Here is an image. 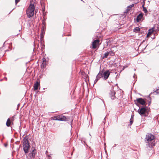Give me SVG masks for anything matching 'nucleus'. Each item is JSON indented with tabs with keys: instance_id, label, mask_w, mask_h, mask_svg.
Masks as SVG:
<instances>
[{
	"instance_id": "nucleus-1",
	"label": "nucleus",
	"mask_w": 159,
	"mask_h": 159,
	"mask_svg": "<svg viewBox=\"0 0 159 159\" xmlns=\"http://www.w3.org/2000/svg\"><path fill=\"white\" fill-rule=\"evenodd\" d=\"M155 136L151 133H147L145 138L146 146L150 148H152L155 145Z\"/></svg>"
},
{
	"instance_id": "nucleus-2",
	"label": "nucleus",
	"mask_w": 159,
	"mask_h": 159,
	"mask_svg": "<svg viewBox=\"0 0 159 159\" xmlns=\"http://www.w3.org/2000/svg\"><path fill=\"white\" fill-rule=\"evenodd\" d=\"M28 136H25L23 139V148L25 154L27 153L30 149V143Z\"/></svg>"
},
{
	"instance_id": "nucleus-3",
	"label": "nucleus",
	"mask_w": 159,
	"mask_h": 159,
	"mask_svg": "<svg viewBox=\"0 0 159 159\" xmlns=\"http://www.w3.org/2000/svg\"><path fill=\"white\" fill-rule=\"evenodd\" d=\"M35 8L34 5L32 3L30 4L26 12L28 18H31L33 16L34 13Z\"/></svg>"
},
{
	"instance_id": "nucleus-4",
	"label": "nucleus",
	"mask_w": 159,
	"mask_h": 159,
	"mask_svg": "<svg viewBox=\"0 0 159 159\" xmlns=\"http://www.w3.org/2000/svg\"><path fill=\"white\" fill-rule=\"evenodd\" d=\"M138 112L141 116H147L148 115V111L145 107H142L138 110Z\"/></svg>"
},
{
	"instance_id": "nucleus-5",
	"label": "nucleus",
	"mask_w": 159,
	"mask_h": 159,
	"mask_svg": "<svg viewBox=\"0 0 159 159\" xmlns=\"http://www.w3.org/2000/svg\"><path fill=\"white\" fill-rule=\"evenodd\" d=\"M53 120L60 121H66V118L65 116H58L55 117L53 119Z\"/></svg>"
},
{
	"instance_id": "nucleus-6",
	"label": "nucleus",
	"mask_w": 159,
	"mask_h": 159,
	"mask_svg": "<svg viewBox=\"0 0 159 159\" xmlns=\"http://www.w3.org/2000/svg\"><path fill=\"white\" fill-rule=\"evenodd\" d=\"M103 70L100 71L98 75H97L96 79L94 81V84L96 83L102 77Z\"/></svg>"
},
{
	"instance_id": "nucleus-7",
	"label": "nucleus",
	"mask_w": 159,
	"mask_h": 159,
	"mask_svg": "<svg viewBox=\"0 0 159 159\" xmlns=\"http://www.w3.org/2000/svg\"><path fill=\"white\" fill-rule=\"evenodd\" d=\"M110 74V72L109 70H108L107 71L103 72L102 73V78L104 80H106L108 78Z\"/></svg>"
},
{
	"instance_id": "nucleus-8",
	"label": "nucleus",
	"mask_w": 159,
	"mask_h": 159,
	"mask_svg": "<svg viewBox=\"0 0 159 159\" xmlns=\"http://www.w3.org/2000/svg\"><path fill=\"white\" fill-rule=\"evenodd\" d=\"M115 94L116 92L115 91L113 90L110 91V92L109 93V96L111 99L114 100L116 99V97L115 96Z\"/></svg>"
},
{
	"instance_id": "nucleus-9",
	"label": "nucleus",
	"mask_w": 159,
	"mask_h": 159,
	"mask_svg": "<svg viewBox=\"0 0 159 159\" xmlns=\"http://www.w3.org/2000/svg\"><path fill=\"white\" fill-rule=\"evenodd\" d=\"M99 42L100 41L99 39L95 40L92 43L93 48L94 49L96 48L98 45Z\"/></svg>"
},
{
	"instance_id": "nucleus-10",
	"label": "nucleus",
	"mask_w": 159,
	"mask_h": 159,
	"mask_svg": "<svg viewBox=\"0 0 159 159\" xmlns=\"http://www.w3.org/2000/svg\"><path fill=\"white\" fill-rule=\"evenodd\" d=\"M136 102L137 103H139L142 105H144L145 103V101L141 98L137 99Z\"/></svg>"
},
{
	"instance_id": "nucleus-11",
	"label": "nucleus",
	"mask_w": 159,
	"mask_h": 159,
	"mask_svg": "<svg viewBox=\"0 0 159 159\" xmlns=\"http://www.w3.org/2000/svg\"><path fill=\"white\" fill-rule=\"evenodd\" d=\"M143 16V14L142 13L139 14L137 17L136 21L137 22H139Z\"/></svg>"
},
{
	"instance_id": "nucleus-12",
	"label": "nucleus",
	"mask_w": 159,
	"mask_h": 159,
	"mask_svg": "<svg viewBox=\"0 0 159 159\" xmlns=\"http://www.w3.org/2000/svg\"><path fill=\"white\" fill-rule=\"evenodd\" d=\"M40 86V83L38 81H36L34 84V90H37L38 89V88Z\"/></svg>"
},
{
	"instance_id": "nucleus-13",
	"label": "nucleus",
	"mask_w": 159,
	"mask_h": 159,
	"mask_svg": "<svg viewBox=\"0 0 159 159\" xmlns=\"http://www.w3.org/2000/svg\"><path fill=\"white\" fill-rule=\"evenodd\" d=\"M134 6V4H132L131 5H130L128 6L127 7V9L125 11L124 13H127L129 11L132 7H133Z\"/></svg>"
},
{
	"instance_id": "nucleus-14",
	"label": "nucleus",
	"mask_w": 159,
	"mask_h": 159,
	"mask_svg": "<svg viewBox=\"0 0 159 159\" xmlns=\"http://www.w3.org/2000/svg\"><path fill=\"white\" fill-rule=\"evenodd\" d=\"M37 151L35 149H34L31 152V156L33 158L35 157V155Z\"/></svg>"
},
{
	"instance_id": "nucleus-15",
	"label": "nucleus",
	"mask_w": 159,
	"mask_h": 159,
	"mask_svg": "<svg viewBox=\"0 0 159 159\" xmlns=\"http://www.w3.org/2000/svg\"><path fill=\"white\" fill-rule=\"evenodd\" d=\"M153 29L154 28H153L152 29L149 30L147 34V37L150 36L152 34L154 31Z\"/></svg>"
},
{
	"instance_id": "nucleus-16",
	"label": "nucleus",
	"mask_w": 159,
	"mask_h": 159,
	"mask_svg": "<svg viewBox=\"0 0 159 159\" xmlns=\"http://www.w3.org/2000/svg\"><path fill=\"white\" fill-rule=\"evenodd\" d=\"M44 35L43 33V32H42L40 34V42L41 43H42L43 41V38Z\"/></svg>"
},
{
	"instance_id": "nucleus-17",
	"label": "nucleus",
	"mask_w": 159,
	"mask_h": 159,
	"mask_svg": "<svg viewBox=\"0 0 159 159\" xmlns=\"http://www.w3.org/2000/svg\"><path fill=\"white\" fill-rule=\"evenodd\" d=\"M11 122L10 119L8 118L6 122V125L7 127H9L11 125Z\"/></svg>"
},
{
	"instance_id": "nucleus-18",
	"label": "nucleus",
	"mask_w": 159,
	"mask_h": 159,
	"mask_svg": "<svg viewBox=\"0 0 159 159\" xmlns=\"http://www.w3.org/2000/svg\"><path fill=\"white\" fill-rule=\"evenodd\" d=\"M43 60V63L41 65V66L42 67L43 66V67H44V66L46 65V59H45L44 57L42 59Z\"/></svg>"
},
{
	"instance_id": "nucleus-19",
	"label": "nucleus",
	"mask_w": 159,
	"mask_h": 159,
	"mask_svg": "<svg viewBox=\"0 0 159 159\" xmlns=\"http://www.w3.org/2000/svg\"><path fill=\"white\" fill-rule=\"evenodd\" d=\"M144 2L143 4L142 5V7L143 8V11L145 13H146L148 12V11L146 8L144 7Z\"/></svg>"
},
{
	"instance_id": "nucleus-20",
	"label": "nucleus",
	"mask_w": 159,
	"mask_h": 159,
	"mask_svg": "<svg viewBox=\"0 0 159 159\" xmlns=\"http://www.w3.org/2000/svg\"><path fill=\"white\" fill-rule=\"evenodd\" d=\"M109 53L110 52H106V53H105V54H104V56H103V58H107V57L108 56L109 54Z\"/></svg>"
},
{
	"instance_id": "nucleus-21",
	"label": "nucleus",
	"mask_w": 159,
	"mask_h": 159,
	"mask_svg": "<svg viewBox=\"0 0 159 159\" xmlns=\"http://www.w3.org/2000/svg\"><path fill=\"white\" fill-rule=\"evenodd\" d=\"M140 30V29L139 27H136L134 28V32L137 33Z\"/></svg>"
},
{
	"instance_id": "nucleus-22",
	"label": "nucleus",
	"mask_w": 159,
	"mask_h": 159,
	"mask_svg": "<svg viewBox=\"0 0 159 159\" xmlns=\"http://www.w3.org/2000/svg\"><path fill=\"white\" fill-rule=\"evenodd\" d=\"M153 93L155 94H158L159 95V87L158 89H157Z\"/></svg>"
},
{
	"instance_id": "nucleus-23",
	"label": "nucleus",
	"mask_w": 159,
	"mask_h": 159,
	"mask_svg": "<svg viewBox=\"0 0 159 159\" xmlns=\"http://www.w3.org/2000/svg\"><path fill=\"white\" fill-rule=\"evenodd\" d=\"M134 121V120L130 119V125H131L132 124H133Z\"/></svg>"
},
{
	"instance_id": "nucleus-24",
	"label": "nucleus",
	"mask_w": 159,
	"mask_h": 159,
	"mask_svg": "<svg viewBox=\"0 0 159 159\" xmlns=\"http://www.w3.org/2000/svg\"><path fill=\"white\" fill-rule=\"evenodd\" d=\"M2 50H4L3 47H2L0 48V53L1 54L2 52L3 51Z\"/></svg>"
},
{
	"instance_id": "nucleus-25",
	"label": "nucleus",
	"mask_w": 159,
	"mask_h": 159,
	"mask_svg": "<svg viewBox=\"0 0 159 159\" xmlns=\"http://www.w3.org/2000/svg\"><path fill=\"white\" fill-rule=\"evenodd\" d=\"M20 0H15V2L16 5L17 3L20 1Z\"/></svg>"
},
{
	"instance_id": "nucleus-26",
	"label": "nucleus",
	"mask_w": 159,
	"mask_h": 159,
	"mask_svg": "<svg viewBox=\"0 0 159 159\" xmlns=\"http://www.w3.org/2000/svg\"><path fill=\"white\" fill-rule=\"evenodd\" d=\"M110 52L109 54H110L112 56H113L114 54V53L112 51L111 52Z\"/></svg>"
},
{
	"instance_id": "nucleus-27",
	"label": "nucleus",
	"mask_w": 159,
	"mask_h": 159,
	"mask_svg": "<svg viewBox=\"0 0 159 159\" xmlns=\"http://www.w3.org/2000/svg\"><path fill=\"white\" fill-rule=\"evenodd\" d=\"M134 115H132L130 119H132V120H134Z\"/></svg>"
},
{
	"instance_id": "nucleus-28",
	"label": "nucleus",
	"mask_w": 159,
	"mask_h": 159,
	"mask_svg": "<svg viewBox=\"0 0 159 159\" xmlns=\"http://www.w3.org/2000/svg\"><path fill=\"white\" fill-rule=\"evenodd\" d=\"M126 67H127V66H123V69L124 70L125 68Z\"/></svg>"
},
{
	"instance_id": "nucleus-29",
	"label": "nucleus",
	"mask_w": 159,
	"mask_h": 159,
	"mask_svg": "<svg viewBox=\"0 0 159 159\" xmlns=\"http://www.w3.org/2000/svg\"><path fill=\"white\" fill-rule=\"evenodd\" d=\"M4 146H5V147H7V144H4Z\"/></svg>"
},
{
	"instance_id": "nucleus-30",
	"label": "nucleus",
	"mask_w": 159,
	"mask_h": 159,
	"mask_svg": "<svg viewBox=\"0 0 159 159\" xmlns=\"http://www.w3.org/2000/svg\"><path fill=\"white\" fill-rule=\"evenodd\" d=\"M4 55V54H3V53H2L1 55V56H3Z\"/></svg>"
},
{
	"instance_id": "nucleus-31",
	"label": "nucleus",
	"mask_w": 159,
	"mask_h": 159,
	"mask_svg": "<svg viewBox=\"0 0 159 159\" xmlns=\"http://www.w3.org/2000/svg\"><path fill=\"white\" fill-rule=\"evenodd\" d=\"M17 59H17L16 60H15V61H17Z\"/></svg>"
},
{
	"instance_id": "nucleus-32",
	"label": "nucleus",
	"mask_w": 159,
	"mask_h": 159,
	"mask_svg": "<svg viewBox=\"0 0 159 159\" xmlns=\"http://www.w3.org/2000/svg\"><path fill=\"white\" fill-rule=\"evenodd\" d=\"M47 151H46V153H47Z\"/></svg>"
},
{
	"instance_id": "nucleus-33",
	"label": "nucleus",
	"mask_w": 159,
	"mask_h": 159,
	"mask_svg": "<svg viewBox=\"0 0 159 159\" xmlns=\"http://www.w3.org/2000/svg\"><path fill=\"white\" fill-rule=\"evenodd\" d=\"M19 105H20V104H18V106H19Z\"/></svg>"
},
{
	"instance_id": "nucleus-34",
	"label": "nucleus",
	"mask_w": 159,
	"mask_h": 159,
	"mask_svg": "<svg viewBox=\"0 0 159 159\" xmlns=\"http://www.w3.org/2000/svg\"><path fill=\"white\" fill-rule=\"evenodd\" d=\"M48 157H50V156L49 155H48Z\"/></svg>"
}]
</instances>
